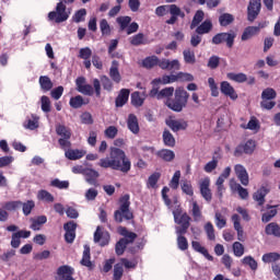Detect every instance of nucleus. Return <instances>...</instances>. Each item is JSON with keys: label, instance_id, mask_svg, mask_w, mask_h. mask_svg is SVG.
Instances as JSON below:
<instances>
[{"label": "nucleus", "instance_id": "nucleus-60", "mask_svg": "<svg viewBox=\"0 0 280 280\" xmlns=\"http://www.w3.org/2000/svg\"><path fill=\"white\" fill-rule=\"evenodd\" d=\"M43 113H51V101L49 96L43 95L40 98Z\"/></svg>", "mask_w": 280, "mask_h": 280}, {"label": "nucleus", "instance_id": "nucleus-50", "mask_svg": "<svg viewBox=\"0 0 280 280\" xmlns=\"http://www.w3.org/2000/svg\"><path fill=\"white\" fill-rule=\"evenodd\" d=\"M280 260V254L272 252V253H267L265 255H262V261L265 264H275V261H279Z\"/></svg>", "mask_w": 280, "mask_h": 280}, {"label": "nucleus", "instance_id": "nucleus-20", "mask_svg": "<svg viewBox=\"0 0 280 280\" xmlns=\"http://www.w3.org/2000/svg\"><path fill=\"white\" fill-rule=\"evenodd\" d=\"M119 235L122 236V241H125L126 245L128 244H135V240H137V233L128 231L127 228L119 226L118 228Z\"/></svg>", "mask_w": 280, "mask_h": 280}, {"label": "nucleus", "instance_id": "nucleus-46", "mask_svg": "<svg viewBox=\"0 0 280 280\" xmlns=\"http://www.w3.org/2000/svg\"><path fill=\"white\" fill-rule=\"evenodd\" d=\"M191 215L194 218V222H200V220H202V210H200L198 201H192Z\"/></svg>", "mask_w": 280, "mask_h": 280}, {"label": "nucleus", "instance_id": "nucleus-43", "mask_svg": "<svg viewBox=\"0 0 280 280\" xmlns=\"http://www.w3.org/2000/svg\"><path fill=\"white\" fill-rule=\"evenodd\" d=\"M228 80H232L233 82L243 84V82H246V80H248V77L244 72H240V73L229 72Z\"/></svg>", "mask_w": 280, "mask_h": 280}, {"label": "nucleus", "instance_id": "nucleus-63", "mask_svg": "<svg viewBox=\"0 0 280 280\" xmlns=\"http://www.w3.org/2000/svg\"><path fill=\"white\" fill-rule=\"evenodd\" d=\"M85 16H86V9H80L72 16V21L74 23H82V21H84Z\"/></svg>", "mask_w": 280, "mask_h": 280}, {"label": "nucleus", "instance_id": "nucleus-34", "mask_svg": "<svg viewBox=\"0 0 280 280\" xmlns=\"http://www.w3.org/2000/svg\"><path fill=\"white\" fill-rule=\"evenodd\" d=\"M84 175L89 185H95V183H97V178H100V173L93 168H86L84 171Z\"/></svg>", "mask_w": 280, "mask_h": 280}, {"label": "nucleus", "instance_id": "nucleus-38", "mask_svg": "<svg viewBox=\"0 0 280 280\" xmlns=\"http://www.w3.org/2000/svg\"><path fill=\"white\" fill-rule=\"evenodd\" d=\"M116 23L119 25V32H126L128 30V26L130 23H132V18L125 15V16H118L116 19Z\"/></svg>", "mask_w": 280, "mask_h": 280}, {"label": "nucleus", "instance_id": "nucleus-19", "mask_svg": "<svg viewBox=\"0 0 280 280\" xmlns=\"http://www.w3.org/2000/svg\"><path fill=\"white\" fill-rule=\"evenodd\" d=\"M110 233L108 232H103L102 231V226H97L96 231L94 232V242L95 244L101 242V246H108V242H109V236Z\"/></svg>", "mask_w": 280, "mask_h": 280}, {"label": "nucleus", "instance_id": "nucleus-59", "mask_svg": "<svg viewBox=\"0 0 280 280\" xmlns=\"http://www.w3.org/2000/svg\"><path fill=\"white\" fill-rule=\"evenodd\" d=\"M178 185H180V171H176L168 184L171 189H178Z\"/></svg>", "mask_w": 280, "mask_h": 280}, {"label": "nucleus", "instance_id": "nucleus-49", "mask_svg": "<svg viewBox=\"0 0 280 280\" xmlns=\"http://www.w3.org/2000/svg\"><path fill=\"white\" fill-rule=\"evenodd\" d=\"M100 30L102 36H110V34L113 33V30H110V24H108L107 19H103L100 21Z\"/></svg>", "mask_w": 280, "mask_h": 280}, {"label": "nucleus", "instance_id": "nucleus-30", "mask_svg": "<svg viewBox=\"0 0 280 280\" xmlns=\"http://www.w3.org/2000/svg\"><path fill=\"white\" fill-rule=\"evenodd\" d=\"M80 264L81 266H85V268L93 270V262L91 261V247H89V245L84 246L83 256Z\"/></svg>", "mask_w": 280, "mask_h": 280}, {"label": "nucleus", "instance_id": "nucleus-45", "mask_svg": "<svg viewBox=\"0 0 280 280\" xmlns=\"http://www.w3.org/2000/svg\"><path fill=\"white\" fill-rule=\"evenodd\" d=\"M174 93H176L174 86L164 88L160 91L158 100H172L171 97L174 95Z\"/></svg>", "mask_w": 280, "mask_h": 280}, {"label": "nucleus", "instance_id": "nucleus-29", "mask_svg": "<svg viewBox=\"0 0 280 280\" xmlns=\"http://www.w3.org/2000/svg\"><path fill=\"white\" fill-rule=\"evenodd\" d=\"M277 207H279V205H277V206L267 205L266 209L269 211L262 213L261 222H264L265 224H268V222H270V220H272V218H275L277 215V213H278Z\"/></svg>", "mask_w": 280, "mask_h": 280}, {"label": "nucleus", "instance_id": "nucleus-16", "mask_svg": "<svg viewBox=\"0 0 280 280\" xmlns=\"http://www.w3.org/2000/svg\"><path fill=\"white\" fill-rule=\"evenodd\" d=\"M264 27H266L265 22H260L258 26H247L241 36V40H250V38H253V36H257Z\"/></svg>", "mask_w": 280, "mask_h": 280}, {"label": "nucleus", "instance_id": "nucleus-58", "mask_svg": "<svg viewBox=\"0 0 280 280\" xmlns=\"http://www.w3.org/2000/svg\"><path fill=\"white\" fill-rule=\"evenodd\" d=\"M242 264L244 266H249L250 270H257V268H258L257 260H255V258H253V256H245L242 259Z\"/></svg>", "mask_w": 280, "mask_h": 280}, {"label": "nucleus", "instance_id": "nucleus-31", "mask_svg": "<svg viewBox=\"0 0 280 280\" xmlns=\"http://www.w3.org/2000/svg\"><path fill=\"white\" fill-rule=\"evenodd\" d=\"M191 247L194 250H196V253H200L201 255H203V257H206V259H208V261H213V256H211L209 254V250H207V248H205L200 242L198 241H192L191 242Z\"/></svg>", "mask_w": 280, "mask_h": 280}, {"label": "nucleus", "instance_id": "nucleus-25", "mask_svg": "<svg viewBox=\"0 0 280 280\" xmlns=\"http://www.w3.org/2000/svg\"><path fill=\"white\" fill-rule=\"evenodd\" d=\"M130 45L133 47H141V45H150V40L145 38L143 33H138L129 38Z\"/></svg>", "mask_w": 280, "mask_h": 280}, {"label": "nucleus", "instance_id": "nucleus-61", "mask_svg": "<svg viewBox=\"0 0 280 280\" xmlns=\"http://www.w3.org/2000/svg\"><path fill=\"white\" fill-rule=\"evenodd\" d=\"M121 277H124V265L118 262L114 266L113 280H121Z\"/></svg>", "mask_w": 280, "mask_h": 280}, {"label": "nucleus", "instance_id": "nucleus-56", "mask_svg": "<svg viewBox=\"0 0 280 280\" xmlns=\"http://www.w3.org/2000/svg\"><path fill=\"white\" fill-rule=\"evenodd\" d=\"M50 187H56V189H69V180L55 178L50 182Z\"/></svg>", "mask_w": 280, "mask_h": 280}, {"label": "nucleus", "instance_id": "nucleus-6", "mask_svg": "<svg viewBox=\"0 0 280 280\" xmlns=\"http://www.w3.org/2000/svg\"><path fill=\"white\" fill-rule=\"evenodd\" d=\"M174 82H194V75L187 72H178L177 74H164L162 78L154 79L152 84H174Z\"/></svg>", "mask_w": 280, "mask_h": 280}, {"label": "nucleus", "instance_id": "nucleus-53", "mask_svg": "<svg viewBox=\"0 0 280 280\" xmlns=\"http://www.w3.org/2000/svg\"><path fill=\"white\" fill-rule=\"evenodd\" d=\"M180 187L183 194H186V196L190 197L194 196V186L191 185L190 180H183Z\"/></svg>", "mask_w": 280, "mask_h": 280}, {"label": "nucleus", "instance_id": "nucleus-33", "mask_svg": "<svg viewBox=\"0 0 280 280\" xmlns=\"http://www.w3.org/2000/svg\"><path fill=\"white\" fill-rule=\"evenodd\" d=\"M31 222L30 229H32V231H40V229H43V224H47V217L39 215L35 219H31Z\"/></svg>", "mask_w": 280, "mask_h": 280}, {"label": "nucleus", "instance_id": "nucleus-62", "mask_svg": "<svg viewBox=\"0 0 280 280\" xmlns=\"http://www.w3.org/2000/svg\"><path fill=\"white\" fill-rule=\"evenodd\" d=\"M34 207H36V203L34 202V200H27L26 202H22V211L24 213V215H30V213H32V210L34 209Z\"/></svg>", "mask_w": 280, "mask_h": 280}, {"label": "nucleus", "instance_id": "nucleus-41", "mask_svg": "<svg viewBox=\"0 0 280 280\" xmlns=\"http://www.w3.org/2000/svg\"><path fill=\"white\" fill-rule=\"evenodd\" d=\"M202 21H205V11L198 10L190 23V30H196V27H198Z\"/></svg>", "mask_w": 280, "mask_h": 280}, {"label": "nucleus", "instance_id": "nucleus-37", "mask_svg": "<svg viewBox=\"0 0 280 280\" xmlns=\"http://www.w3.org/2000/svg\"><path fill=\"white\" fill-rule=\"evenodd\" d=\"M159 180H161V173L159 172H154L152 173L148 180H147V187L148 189H156Z\"/></svg>", "mask_w": 280, "mask_h": 280}, {"label": "nucleus", "instance_id": "nucleus-12", "mask_svg": "<svg viewBox=\"0 0 280 280\" xmlns=\"http://www.w3.org/2000/svg\"><path fill=\"white\" fill-rule=\"evenodd\" d=\"M268 194H270V184L266 182L253 195V199L255 200V202H257L258 207H264V205H266V196H268Z\"/></svg>", "mask_w": 280, "mask_h": 280}, {"label": "nucleus", "instance_id": "nucleus-8", "mask_svg": "<svg viewBox=\"0 0 280 280\" xmlns=\"http://www.w3.org/2000/svg\"><path fill=\"white\" fill-rule=\"evenodd\" d=\"M66 2L60 0L56 5V11H50L48 13V21H54L55 23H65L69 21V12H67Z\"/></svg>", "mask_w": 280, "mask_h": 280}, {"label": "nucleus", "instance_id": "nucleus-55", "mask_svg": "<svg viewBox=\"0 0 280 280\" xmlns=\"http://www.w3.org/2000/svg\"><path fill=\"white\" fill-rule=\"evenodd\" d=\"M261 100H277V91L272 88H267L261 92Z\"/></svg>", "mask_w": 280, "mask_h": 280}, {"label": "nucleus", "instance_id": "nucleus-40", "mask_svg": "<svg viewBox=\"0 0 280 280\" xmlns=\"http://www.w3.org/2000/svg\"><path fill=\"white\" fill-rule=\"evenodd\" d=\"M163 143L166 145V148H174L176 145V139L174 138V135L170 132V130L163 131Z\"/></svg>", "mask_w": 280, "mask_h": 280}, {"label": "nucleus", "instance_id": "nucleus-39", "mask_svg": "<svg viewBox=\"0 0 280 280\" xmlns=\"http://www.w3.org/2000/svg\"><path fill=\"white\" fill-rule=\"evenodd\" d=\"M56 135L61 137V139H71V129L65 125L58 124L56 125Z\"/></svg>", "mask_w": 280, "mask_h": 280}, {"label": "nucleus", "instance_id": "nucleus-5", "mask_svg": "<svg viewBox=\"0 0 280 280\" xmlns=\"http://www.w3.org/2000/svg\"><path fill=\"white\" fill-rule=\"evenodd\" d=\"M170 12L171 18L166 20L167 25H175L179 19H185V13L176 4L160 5L155 9L156 16H165Z\"/></svg>", "mask_w": 280, "mask_h": 280}, {"label": "nucleus", "instance_id": "nucleus-52", "mask_svg": "<svg viewBox=\"0 0 280 280\" xmlns=\"http://www.w3.org/2000/svg\"><path fill=\"white\" fill-rule=\"evenodd\" d=\"M37 199L44 200V202H54L55 200L54 195L45 189H42L37 192Z\"/></svg>", "mask_w": 280, "mask_h": 280}, {"label": "nucleus", "instance_id": "nucleus-11", "mask_svg": "<svg viewBox=\"0 0 280 280\" xmlns=\"http://www.w3.org/2000/svg\"><path fill=\"white\" fill-rule=\"evenodd\" d=\"M259 12H261V0H249L247 7V21L250 23L255 22L259 16Z\"/></svg>", "mask_w": 280, "mask_h": 280}, {"label": "nucleus", "instance_id": "nucleus-22", "mask_svg": "<svg viewBox=\"0 0 280 280\" xmlns=\"http://www.w3.org/2000/svg\"><path fill=\"white\" fill-rule=\"evenodd\" d=\"M129 97H130V90L121 89L115 101L116 107L121 108L122 106H126V104H128Z\"/></svg>", "mask_w": 280, "mask_h": 280}, {"label": "nucleus", "instance_id": "nucleus-47", "mask_svg": "<svg viewBox=\"0 0 280 280\" xmlns=\"http://www.w3.org/2000/svg\"><path fill=\"white\" fill-rule=\"evenodd\" d=\"M23 207V201L21 200H15V201H7L3 205V209L7 211H19Z\"/></svg>", "mask_w": 280, "mask_h": 280}, {"label": "nucleus", "instance_id": "nucleus-57", "mask_svg": "<svg viewBox=\"0 0 280 280\" xmlns=\"http://www.w3.org/2000/svg\"><path fill=\"white\" fill-rule=\"evenodd\" d=\"M126 248H128V245L124 240H119L115 245V253L118 257H121L124 253H126Z\"/></svg>", "mask_w": 280, "mask_h": 280}, {"label": "nucleus", "instance_id": "nucleus-23", "mask_svg": "<svg viewBox=\"0 0 280 280\" xmlns=\"http://www.w3.org/2000/svg\"><path fill=\"white\" fill-rule=\"evenodd\" d=\"M166 126L173 130V132H178L179 130H187V121L185 120H175V119H167Z\"/></svg>", "mask_w": 280, "mask_h": 280}, {"label": "nucleus", "instance_id": "nucleus-9", "mask_svg": "<svg viewBox=\"0 0 280 280\" xmlns=\"http://www.w3.org/2000/svg\"><path fill=\"white\" fill-rule=\"evenodd\" d=\"M235 38H237V33L234 31L218 33L212 37V45H223L225 43L228 49H233Z\"/></svg>", "mask_w": 280, "mask_h": 280}, {"label": "nucleus", "instance_id": "nucleus-2", "mask_svg": "<svg viewBox=\"0 0 280 280\" xmlns=\"http://www.w3.org/2000/svg\"><path fill=\"white\" fill-rule=\"evenodd\" d=\"M142 67L144 69H154V67H160L163 71H178L180 69V62L178 59H173L172 61L166 58L159 59L155 55L145 57L142 60Z\"/></svg>", "mask_w": 280, "mask_h": 280}, {"label": "nucleus", "instance_id": "nucleus-13", "mask_svg": "<svg viewBox=\"0 0 280 280\" xmlns=\"http://www.w3.org/2000/svg\"><path fill=\"white\" fill-rule=\"evenodd\" d=\"M78 229V223L75 221H68L63 224L65 240L67 244H73L75 242V231Z\"/></svg>", "mask_w": 280, "mask_h": 280}, {"label": "nucleus", "instance_id": "nucleus-28", "mask_svg": "<svg viewBox=\"0 0 280 280\" xmlns=\"http://www.w3.org/2000/svg\"><path fill=\"white\" fill-rule=\"evenodd\" d=\"M213 30V22L211 20H205L201 24L196 26V34L203 36V34H209Z\"/></svg>", "mask_w": 280, "mask_h": 280}, {"label": "nucleus", "instance_id": "nucleus-18", "mask_svg": "<svg viewBox=\"0 0 280 280\" xmlns=\"http://www.w3.org/2000/svg\"><path fill=\"white\" fill-rule=\"evenodd\" d=\"M220 91L223 95L230 97V100L235 101L238 97L237 92H235V88H233L228 81L221 82Z\"/></svg>", "mask_w": 280, "mask_h": 280}, {"label": "nucleus", "instance_id": "nucleus-42", "mask_svg": "<svg viewBox=\"0 0 280 280\" xmlns=\"http://www.w3.org/2000/svg\"><path fill=\"white\" fill-rule=\"evenodd\" d=\"M65 156H66V159H69V161H78V160L82 159V156H84V152L80 151L78 149H75V150L70 149L65 152Z\"/></svg>", "mask_w": 280, "mask_h": 280}, {"label": "nucleus", "instance_id": "nucleus-36", "mask_svg": "<svg viewBox=\"0 0 280 280\" xmlns=\"http://www.w3.org/2000/svg\"><path fill=\"white\" fill-rule=\"evenodd\" d=\"M39 86L44 93H47L54 89V82L48 75H42L39 77Z\"/></svg>", "mask_w": 280, "mask_h": 280}, {"label": "nucleus", "instance_id": "nucleus-51", "mask_svg": "<svg viewBox=\"0 0 280 280\" xmlns=\"http://www.w3.org/2000/svg\"><path fill=\"white\" fill-rule=\"evenodd\" d=\"M145 102L144 97H141V92H133L131 94V104L136 108L141 107V105Z\"/></svg>", "mask_w": 280, "mask_h": 280}, {"label": "nucleus", "instance_id": "nucleus-54", "mask_svg": "<svg viewBox=\"0 0 280 280\" xmlns=\"http://www.w3.org/2000/svg\"><path fill=\"white\" fill-rule=\"evenodd\" d=\"M177 246L179 250H187L189 248V242L185 237V234H177Z\"/></svg>", "mask_w": 280, "mask_h": 280}, {"label": "nucleus", "instance_id": "nucleus-15", "mask_svg": "<svg viewBox=\"0 0 280 280\" xmlns=\"http://www.w3.org/2000/svg\"><path fill=\"white\" fill-rule=\"evenodd\" d=\"M75 269H73L69 265H62L57 269V277L56 280H75L73 273Z\"/></svg>", "mask_w": 280, "mask_h": 280}, {"label": "nucleus", "instance_id": "nucleus-4", "mask_svg": "<svg viewBox=\"0 0 280 280\" xmlns=\"http://www.w3.org/2000/svg\"><path fill=\"white\" fill-rule=\"evenodd\" d=\"M119 208L114 212V220L121 224L124 220H135V214L130 211V195H124L119 198Z\"/></svg>", "mask_w": 280, "mask_h": 280}, {"label": "nucleus", "instance_id": "nucleus-64", "mask_svg": "<svg viewBox=\"0 0 280 280\" xmlns=\"http://www.w3.org/2000/svg\"><path fill=\"white\" fill-rule=\"evenodd\" d=\"M232 248L235 257H242L244 255V245L242 243L234 242Z\"/></svg>", "mask_w": 280, "mask_h": 280}, {"label": "nucleus", "instance_id": "nucleus-3", "mask_svg": "<svg viewBox=\"0 0 280 280\" xmlns=\"http://www.w3.org/2000/svg\"><path fill=\"white\" fill-rule=\"evenodd\" d=\"M189 102V92L185 88H176L174 98H167L165 106L174 113H183L184 108H187Z\"/></svg>", "mask_w": 280, "mask_h": 280}, {"label": "nucleus", "instance_id": "nucleus-14", "mask_svg": "<svg viewBox=\"0 0 280 280\" xmlns=\"http://www.w3.org/2000/svg\"><path fill=\"white\" fill-rule=\"evenodd\" d=\"M209 187H211V179H209V177H206L199 184L200 194L206 202H211V200H213V194L211 192V188Z\"/></svg>", "mask_w": 280, "mask_h": 280}, {"label": "nucleus", "instance_id": "nucleus-24", "mask_svg": "<svg viewBox=\"0 0 280 280\" xmlns=\"http://www.w3.org/2000/svg\"><path fill=\"white\" fill-rule=\"evenodd\" d=\"M91 101L89 98L82 97V95L72 96L69 101V105L71 108L78 109L82 108V106H86Z\"/></svg>", "mask_w": 280, "mask_h": 280}, {"label": "nucleus", "instance_id": "nucleus-10", "mask_svg": "<svg viewBox=\"0 0 280 280\" xmlns=\"http://www.w3.org/2000/svg\"><path fill=\"white\" fill-rule=\"evenodd\" d=\"M256 148L257 143L255 140H247L245 143H241L235 148L234 156L240 159V156H243L244 154H253Z\"/></svg>", "mask_w": 280, "mask_h": 280}, {"label": "nucleus", "instance_id": "nucleus-44", "mask_svg": "<svg viewBox=\"0 0 280 280\" xmlns=\"http://www.w3.org/2000/svg\"><path fill=\"white\" fill-rule=\"evenodd\" d=\"M233 21H235V18L230 13H223L219 16V23L221 27H229Z\"/></svg>", "mask_w": 280, "mask_h": 280}, {"label": "nucleus", "instance_id": "nucleus-48", "mask_svg": "<svg viewBox=\"0 0 280 280\" xmlns=\"http://www.w3.org/2000/svg\"><path fill=\"white\" fill-rule=\"evenodd\" d=\"M183 56L186 65H196V52L194 50L187 48L183 51Z\"/></svg>", "mask_w": 280, "mask_h": 280}, {"label": "nucleus", "instance_id": "nucleus-26", "mask_svg": "<svg viewBox=\"0 0 280 280\" xmlns=\"http://www.w3.org/2000/svg\"><path fill=\"white\" fill-rule=\"evenodd\" d=\"M127 126L130 132L133 135H139V119L137 118V115L135 114H129L128 119H127Z\"/></svg>", "mask_w": 280, "mask_h": 280}, {"label": "nucleus", "instance_id": "nucleus-1", "mask_svg": "<svg viewBox=\"0 0 280 280\" xmlns=\"http://www.w3.org/2000/svg\"><path fill=\"white\" fill-rule=\"evenodd\" d=\"M98 165L104 170L110 168L122 174H128L132 168V162H130L126 152L117 147H110L109 158L101 159Z\"/></svg>", "mask_w": 280, "mask_h": 280}, {"label": "nucleus", "instance_id": "nucleus-32", "mask_svg": "<svg viewBox=\"0 0 280 280\" xmlns=\"http://www.w3.org/2000/svg\"><path fill=\"white\" fill-rule=\"evenodd\" d=\"M232 222L234 224V229L237 232L238 242H244V228H242V223H240V214H233Z\"/></svg>", "mask_w": 280, "mask_h": 280}, {"label": "nucleus", "instance_id": "nucleus-7", "mask_svg": "<svg viewBox=\"0 0 280 280\" xmlns=\"http://www.w3.org/2000/svg\"><path fill=\"white\" fill-rule=\"evenodd\" d=\"M174 221L176 224H179L180 226L176 228V234L177 235H186L187 231L189 230V226H191V217L187 214V212H184L180 214V210L173 211Z\"/></svg>", "mask_w": 280, "mask_h": 280}, {"label": "nucleus", "instance_id": "nucleus-35", "mask_svg": "<svg viewBox=\"0 0 280 280\" xmlns=\"http://www.w3.org/2000/svg\"><path fill=\"white\" fill-rule=\"evenodd\" d=\"M266 235H273V237H280V225L277 222H271L265 226Z\"/></svg>", "mask_w": 280, "mask_h": 280}, {"label": "nucleus", "instance_id": "nucleus-27", "mask_svg": "<svg viewBox=\"0 0 280 280\" xmlns=\"http://www.w3.org/2000/svg\"><path fill=\"white\" fill-rule=\"evenodd\" d=\"M156 156L162 159V161H165V163H172V161L176 159V153L170 149H162L156 152Z\"/></svg>", "mask_w": 280, "mask_h": 280}, {"label": "nucleus", "instance_id": "nucleus-17", "mask_svg": "<svg viewBox=\"0 0 280 280\" xmlns=\"http://www.w3.org/2000/svg\"><path fill=\"white\" fill-rule=\"evenodd\" d=\"M234 172L241 183V185H244V187H248V183H250L248 178V171H246V167L242 164H236L234 166Z\"/></svg>", "mask_w": 280, "mask_h": 280}, {"label": "nucleus", "instance_id": "nucleus-21", "mask_svg": "<svg viewBox=\"0 0 280 280\" xmlns=\"http://www.w3.org/2000/svg\"><path fill=\"white\" fill-rule=\"evenodd\" d=\"M109 78L116 84H119V82H121V73H119V61L117 60L112 61V66L109 68Z\"/></svg>", "mask_w": 280, "mask_h": 280}]
</instances>
